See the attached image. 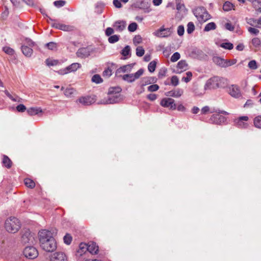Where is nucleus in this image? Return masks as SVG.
<instances>
[{
	"mask_svg": "<svg viewBox=\"0 0 261 261\" xmlns=\"http://www.w3.org/2000/svg\"><path fill=\"white\" fill-rule=\"evenodd\" d=\"M40 247L47 252H53L57 248V243L53 233L46 229H43L38 233Z\"/></svg>",
	"mask_w": 261,
	"mask_h": 261,
	"instance_id": "obj_1",
	"label": "nucleus"
},
{
	"mask_svg": "<svg viewBox=\"0 0 261 261\" xmlns=\"http://www.w3.org/2000/svg\"><path fill=\"white\" fill-rule=\"evenodd\" d=\"M226 85V79L222 77L214 76L206 81L204 85V90L223 88Z\"/></svg>",
	"mask_w": 261,
	"mask_h": 261,
	"instance_id": "obj_2",
	"label": "nucleus"
},
{
	"mask_svg": "<svg viewBox=\"0 0 261 261\" xmlns=\"http://www.w3.org/2000/svg\"><path fill=\"white\" fill-rule=\"evenodd\" d=\"M20 228L21 223L17 218L10 217L6 220L5 228L8 232L16 233Z\"/></svg>",
	"mask_w": 261,
	"mask_h": 261,
	"instance_id": "obj_3",
	"label": "nucleus"
},
{
	"mask_svg": "<svg viewBox=\"0 0 261 261\" xmlns=\"http://www.w3.org/2000/svg\"><path fill=\"white\" fill-rule=\"evenodd\" d=\"M192 12L194 16L200 23H203L211 18L206 8L203 6H199L193 9Z\"/></svg>",
	"mask_w": 261,
	"mask_h": 261,
	"instance_id": "obj_4",
	"label": "nucleus"
},
{
	"mask_svg": "<svg viewBox=\"0 0 261 261\" xmlns=\"http://www.w3.org/2000/svg\"><path fill=\"white\" fill-rule=\"evenodd\" d=\"M20 234V242L22 244L25 245L28 243H33L34 237L29 229H23L21 231Z\"/></svg>",
	"mask_w": 261,
	"mask_h": 261,
	"instance_id": "obj_5",
	"label": "nucleus"
},
{
	"mask_svg": "<svg viewBox=\"0 0 261 261\" xmlns=\"http://www.w3.org/2000/svg\"><path fill=\"white\" fill-rule=\"evenodd\" d=\"M143 72L144 69L141 68L135 73L126 74L123 75H119V76L121 77L123 80L128 83H133L138 79L143 74Z\"/></svg>",
	"mask_w": 261,
	"mask_h": 261,
	"instance_id": "obj_6",
	"label": "nucleus"
},
{
	"mask_svg": "<svg viewBox=\"0 0 261 261\" xmlns=\"http://www.w3.org/2000/svg\"><path fill=\"white\" fill-rule=\"evenodd\" d=\"M172 33L173 29L172 28H165L163 25L155 31L153 33V35L159 38H167L169 37Z\"/></svg>",
	"mask_w": 261,
	"mask_h": 261,
	"instance_id": "obj_7",
	"label": "nucleus"
},
{
	"mask_svg": "<svg viewBox=\"0 0 261 261\" xmlns=\"http://www.w3.org/2000/svg\"><path fill=\"white\" fill-rule=\"evenodd\" d=\"M133 6L135 8L143 10L145 13H149L151 11L150 8V4L146 0H136Z\"/></svg>",
	"mask_w": 261,
	"mask_h": 261,
	"instance_id": "obj_8",
	"label": "nucleus"
},
{
	"mask_svg": "<svg viewBox=\"0 0 261 261\" xmlns=\"http://www.w3.org/2000/svg\"><path fill=\"white\" fill-rule=\"evenodd\" d=\"M108 98L106 100H102L98 103L100 104H114L118 103L122 100V96L121 94L114 95V94H108Z\"/></svg>",
	"mask_w": 261,
	"mask_h": 261,
	"instance_id": "obj_9",
	"label": "nucleus"
},
{
	"mask_svg": "<svg viewBox=\"0 0 261 261\" xmlns=\"http://www.w3.org/2000/svg\"><path fill=\"white\" fill-rule=\"evenodd\" d=\"M23 254L28 258L34 259L38 256V252L34 247L28 246L24 248Z\"/></svg>",
	"mask_w": 261,
	"mask_h": 261,
	"instance_id": "obj_10",
	"label": "nucleus"
},
{
	"mask_svg": "<svg viewBox=\"0 0 261 261\" xmlns=\"http://www.w3.org/2000/svg\"><path fill=\"white\" fill-rule=\"evenodd\" d=\"M249 120L248 116H241L234 120V125L239 128H246L248 126L247 121Z\"/></svg>",
	"mask_w": 261,
	"mask_h": 261,
	"instance_id": "obj_11",
	"label": "nucleus"
},
{
	"mask_svg": "<svg viewBox=\"0 0 261 261\" xmlns=\"http://www.w3.org/2000/svg\"><path fill=\"white\" fill-rule=\"evenodd\" d=\"M226 120L227 118L225 117L218 113L212 115L209 119V122L213 124L221 125L225 123Z\"/></svg>",
	"mask_w": 261,
	"mask_h": 261,
	"instance_id": "obj_12",
	"label": "nucleus"
},
{
	"mask_svg": "<svg viewBox=\"0 0 261 261\" xmlns=\"http://www.w3.org/2000/svg\"><path fill=\"white\" fill-rule=\"evenodd\" d=\"M50 25L52 27L66 32H70L74 30V27L71 25H66L62 24L57 22V20L55 21H53L50 23Z\"/></svg>",
	"mask_w": 261,
	"mask_h": 261,
	"instance_id": "obj_13",
	"label": "nucleus"
},
{
	"mask_svg": "<svg viewBox=\"0 0 261 261\" xmlns=\"http://www.w3.org/2000/svg\"><path fill=\"white\" fill-rule=\"evenodd\" d=\"M81 67V65L80 64L78 63H74L67 66L65 68L60 70L59 71V73L61 74H65L71 72H74Z\"/></svg>",
	"mask_w": 261,
	"mask_h": 261,
	"instance_id": "obj_14",
	"label": "nucleus"
},
{
	"mask_svg": "<svg viewBox=\"0 0 261 261\" xmlns=\"http://www.w3.org/2000/svg\"><path fill=\"white\" fill-rule=\"evenodd\" d=\"M161 105L165 108H169L171 110H175L176 109V105L174 103V100L171 98H163L161 102Z\"/></svg>",
	"mask_w": 261,
	"mask_h": 261,
	"instance_id": "obj_15",
	"label": "nucleus"
},
{
	"mask_svg": "<svg viewBox=\"0 0 261 261\" xmlns=\"http://www.w3.org/2000/svg\"><path fill=\"white\" fill-rule=\"evenodd\" d=\"M229 94L233 97L239 98L242 96L239 87L234 85H232L229 87Z\"/></svg>",
	"mask_w": 261,
	"mask_h": 261,
	"instance_id": "obj_16",
	"label": "nucleus"
},
{
	"mask_svg": "<svg viewBox=\"0 0 261 261\" xmlns=\"http://www.w3.org/2000/svg\"><path fill=\"white\" fill-rule=\"evenodd\" d=\"M95 101V99L91 96L82 97L76 100V102H79L83 106H90Z\"/></svg>",
	"mask_w": 261,
	"mask_h": 261,
	"instance_id": "obj_17",
	"label": "nucleus"
},
{
	"mask_svg": "<svg viewBox=\"0 0 261 261\" xmlns=\"http://www.w3.org/2000/svg\"><path fill=\"white\" fill-rule=\"evenodd\" d=\"M50 261H67V257L63 252H56L51 255Z\"/></svg>",
	"mask_w": 261,
	"mask_h": 261,
	"instance_id": "obj_18",
	"label": "nucleus"
},
{
	"mask_svg": "<svg viewBox=\"0 0 261 261\" xmlns=\"http://www.w3.org/2000/svg\"><path fill=\"white\" fill-rule=\"evenodd\" d=\"M126 22L124 20H118L114 22L113 27L114 29L119 32L123 31L126 28Z\"/></svg>",
	"mask_w": 261,
	"mask_h": 261,
	"instance_id": "obj_19",
	"label": "nucleus"
},
{
	"mask_svg": "<svg viewBox=\"0 0 261 261\" xmlns=\"http://www.w3.org/2000/svg\"><path fill=\"white\" fill-rule=\"evenodd\" d=\"M220 61L219 64L223 67H227L235 64L237 60V59H233L230 60H224L222 59H218Z\"/></svg>",
	"mask_w": 261,
	"mask_h": 261,
	"instance_id": "obj_20",
	"label": "nucleus"
},
{
	"mask_svg": "<svg viewBox=\"0 0 261 261\" xmlns=\"http://www.w3.org/2000/svg\"><path fill=\"white\" fill-rule=\"evenodd\" d=\"M88 251L91 254H96L98 252V247L96 243L93 242L87 244Z\"/></svg>",
	"mask_w": 261,
	"mask_h": 261,
	"instance_id": "obj_21",
	"label": "nucleus"
},
{
	"mask_svg": "<svg viewBox=\"0 0 261 261\" xmlns=\"http://www.w3.org/2000/svg\"><path fill=\"white\" fill-rule=\"evenodd\" d=\"M134 64H127L125 65H123L118 69H117L116 71V74H118L121 72H130Z\"/></svg>",
	"mask_w": 261,
	"mask_h": 261,
	"instance_id": "obj_22",
	"label": "nucleus"
},
{
	"mask_svg": "<svg viewBox=\"0 0 261 261\" xmlns=\"http://www.w3.org/2000/svg\"><path fill=\"white\" fill-rule=\"evenodd\" d=\"M105 6L106 3L103 2L101 1L97 2L95 6V12L98 14H101Z\"/></svg>",
	"mask_w": 261,
	"mask_h": 261,
	"instance_id": "obj_23",
	"label": "nucleus"
},
{
	"mask_svg": "<svg viewBox=\"0 0 261 261\" xmlns=\"http://www.w3.org/2000/svg\"><path fill=\"white\" fill-rule=\"evenodd\" d=\"M21 51L23 54L28 57H30L33 54V49L32 47H29L25 44L21 46Z\"/></svg>",
	"mask_w": 261,
	"mask_h": 261,
	"instance_id": "obj_24",
	"label": "nucleus"
},
{
	"mask_svg": "<svg viewBox=\"0 0 261 261\" xmlns=\"http://www.w3.org/2000/svg\"><path fill=\"white\" fill-rule=\"evenodd\" d=\"M87 245L86 243H82L80 244L79 249L77 251V255L82 256L88 251Z\"/></svg>",
	"mask_w": 261,
	"mask_h": 261,
	"instance_id": "obj_25",
	"label": "nucleus"
},
{
	"mask_svg": "<svg viewBox=\"0 0 261 261\" xmlns=\"http://www.w3.org/2000/svg\"><path fill=\"white\" fill-rule=\"evenodd\" d=\"M183 93V90L181 89H176L168 92V95L170 96L178 98Z\"/></svg>",
	"mask_w": 261,
	"mask_h": 261,
	"instance_id": "obj_26",
	"label": "nucleus"
},
{
	"mask_svg": "<svg viewBox=\"0 0 261 261\" xmlns=\"http://www.w3.org/2000/svg\"><path fill=\"white\" fill-rule=\"evenodd\" d=\"M188 64L185 60H181L178 62L177 65V68L179 72L185 71L187 69Z\"/></svg>",
	"mask_w": 261,
	"mask_h": 261,
	"instance_id": "obj_27",
	"label": "nucleus"
},
{
	"mask_svg": "<svg viewBox=\"0 0 261 261\" xmlns=\"http://www.w3.org/2000/svg\"><path fill=\"white\" fill-rule=\"evenodd\" d=\"M42 112V110L40 108H30L27 110L28 114L30 116H33L38 114L39 113Z\"/></svg>",
	"mask_w": 261,
	"mask_h": 261,
	"instance_id": "obj_28",
	"label": "nucleus"
},
{
	"mask_svg": "<svg viewBox=\"0 0 261 261\" xmlns=\"http://www.w3.org/2000/svg\"><path fill=\"white\" fill-rule=\"evenodd\" d=\"M121 88L119 87H111L109 89L108 94L118 95L120 94Z\"/></svg>",
	"mask_w": 261,
	"mask_h": 261,
	"instance_id": "obj_29",
	"label": "nucleus"
},
{
	"mask_svg": "<svg viewBox=\"0 0 261 261\" xmlns=\"http://www.w3.org/2000/svg\"><path fill=\"white\" fill-rule=\"evenodd\" d=\"M3 164L7 168H10L12 166V162L11 160L6 155H3Z\"/></svg>",
	"mask_w": 261,
	"mask_h": 261,
	"instance_id": "obj_30",
	"label": "nucleus"
},
{
	"mask_svg": "<svg viewBox=\"0 0 261 261\" xmlns=\"http://www.w3.org/2000/svg\"><path fill=\"white\" fill-rule=\"evenodd\" d=\"M216 28V24L214 22H209L205 26L203 31L209 32L211 30H214Z\"/></svg>",
	"mask_w": 261,
	"mask_h": 261,
	"instance_id": "obj_31",
	"label": "nucleus"
},
{
	"mask_svg": "<svg viewBox=\"0 0 261 261\" xmlns=\"http://www.w3.org/2000/svg\"><path fill=\"white\" fill-rule=\"evenodd\" d=\"M75 92V90L74 89L72 88H68L65 89L64 93L67 97H72L74 96Z\"/></svg>",
	"mask_w": 261,
	"mask_h": 261,
	"instance_id": "obj_32",
	"label": "nucleus"
},
{
	"mask_svg": "<svg viewBox=\"0 0 261 261\" xmlns=\"http://www.w3.org/2000/svg\"><path fill=\"white\" fill-rule=\"evenodd\" d=\"M121 54L124 57L130 56V47L129 45H126L121 50Z\"/></svg>",
	"mask_w": 261,
	"mask_h": 261,
	"instance_id": "obj_33",
	"label": "nucleus"
},
{
	"mask_svg": "<svg viewBox=\"0 0 261 261\" xmlns=\"http://www.w3.org/2000/svg\"><path fill=\"white\" fill-rule=\"evenodd\" d=\"M195 27L193 22H189L187 24V32L189 34H192L195 30Z\"/></svg>",
	"mask_w": 261,
	"mask_h": 261,
	"instance_id": "obj_34",
	"label": "nucleus"
},
{
	"mask_svg": "<svg viewBox=\"0 0 261 261\" xmlns=\"http://www.w3.org/2000/svg\"><path fill=\"white\" fill-rule=\"evenodd\" d=\"M233 7V4L230 2L227 1L224 4L223 6V9L225 11H229L231 10Z\"/></svg>",
	"mask_w": 261,
	"mask_h": 261,
	"instance_id": "obj_35",
	"label": "nucleus"
},
{
	"mask_svg": "<svg viewBox=\"0 0 261 261\" xmlns=\"http://www.w3.org/2000/svg\"><path fill=\"white\" fill-rule=\"evenodd\" d=\"M156 62L154 60L150 62L148 66V70L150 72H153L156 68Z\"/></svg>",
	"mask_w": 261,
	"mask_h": 261,
	"instance_id": "obj_36",
	"label": "nucleus"
},
{
	"mask_svg": "<svg viewBox=\"0 0 261 261\" xmlns=\"http://www.w3.org/2000/svg\"><path fill=\"white\" fill-rule=\"evenodd\" d=\"M25 185L30 188H33L35 186V184L34 181L30 178H26L24 179Z\"/></svg>",
	"mask_w": 261,
	"mask_h": 261,
	"instance_id": "obj_37",
	"label": "nucleus"
},
{
	"mask_svg": "<svg viewBox=\"0 0 261 261\" xmlns=\"http://www.w3.org/2000/svg\"><path fill=\"white\" fill-rule=\"evenodd\" d=\"M76 54L77 56L81 58H84L88 55V54L86 52V49L84 48L79 49Z\"/></svg>",
	"mask_w": 261,
	"mask_h": 261,
	"instance_id": "obj_38",
	"label": "nucleus"
},
{
	"mask_svg": "<svg viewBox=\"0 0 261 261\" xmlns=\"http://www.w3.org/2000/svg\"><path fill=\"white\" fill-rule=\"evenodd\" d=\"M92 82L96 84H99L102 82V79L99 74H94L91 80Z\"/></svg>",
	"mask_w": 261,
	"mask_h": 261,
	"instance_id": "obj_39",
	"label": "nucleus"
},
{
	"mask_svg": "<svg viewBox=\"0 0 261 261\" xmlns=\"http://www.w3.org/2000/svg\"><path fill=\"white\" fill-rule=\"evenodd\" d=\"M63 240L64 243L67 245H69L72 241V237L69 233H66L63 238Z\"/></svg>",
	"mask_w": 261,
	"mask_h": 261,
	"instance_id": "obj_40",
	"label": "nucleus"
},
{
	"mask_svg": "<svg viewBox=\"0 0 261 261\" xmlns=\"http://www.w3.org/2000/svg\"><path fill=\"white\" fill-rule=\"evenodd\" d=\"M254 125L258 128H261V116H258L254 119Z\"/></svg>",
	"mask_w": 261,
	"mask_h": 261,
	"instance_id": "obj_41",
	"label": "nucleus"
},
{
	"mask_svg": "<svg viewBox=\"0 0 261 261\" xmlns=\"http://www.w3.org/2000/svg\"><path fill=\"white\" fill-rule=\"evenodd\" d=\"M253 5L254 8L259 12L261 13V2L258 0H255L253 2Z\"/></svg>",
	"mask_w": 261,
	"mask_h": 261,
	"instance_id": "obj_42",
	"label": "nucleus"
},
{
	"mask_svg": "<svg viewBox=\"0 0 261 261\" xmlns=\"http://www.w3.org/2000/svg\"><path fill=\"white\" fill-rule=\"evenodd\" d=\"M220 46L223 48L231 50L233 48V45L230 42H225L221 44Z\"/></svg>",
	"mask_w": 261,
	"mask_h": 261,
	"instance_id": "obj_43",
	"label": "nucleus"
},
{
	"mask_svg": "<svg viewBox=\"0 0 261 261\" xmlns=\"http://www.w3.org/2000/svg\"><path fill=\"white\" fill-rule=\"evenodd\" d=\"M210 113H217V114H223L224 115H228V113L226 111H223V110H220L218 109H216L215 108H210Z\"/></svg>",
	"mask_w": 261,
	"mask_h": 261,
	"instance_id": "obj_44",
	"label": "nucleus"
},
{
	"mask_svg": "<svg viewBox=\"0 0 261 261\" xmlns=\"http://www.w3.org/2000/svg\"><path fill=\"white\" fill-rule=\"evenodd\" d=\"M248 67L252 70H255L258 68L257 63L255 60H251L250 61L248 64Z\"/></svg>",
	"mask_w": 261,
	"mask_h": 261,
	"instance_id": "obj_45",
	"label": "nucleus"
},
{
	"mask_svg": "<svg viewBox=\"0 0 261 261\" xmlns=\"http://www.w3.org/2000/svg\"><path fill=\"white\" fill-rule=\"evenodd\" d=\"M192 76V73L190 71H188L186 72V76H184L182 78V81L186 83H188L191 80Z\"/></svg>",
	"mask_w": 261,
	"mask_h": 261,
	"instance_id": "obj_46",
	"label": "nucleus"
},
{
	"mask_svg": "<svg viewBox=\"0 0 261 261\" xmlns=\"http://www.w3.org/2000/svg\"><path fill=\"white\" fill-rule=\"evenodd\" d=\"M119 37L120 36L117 35H112L109 38L108 41L111 43H114L119 40Z\"/></svg>",
	"mask_w": 261,
	"mask_h": 261,
	"instance_id": "obj_47",
	"label": "nucleus"
},
{
	"mask_svg": "<svg viewBox=\"0 0 261 261\" xmlns=\"http://www.w3.org/2000/svg\"><path fill=\"white\" fill-rule=\"evenodd\" d=\"M24 44L32 48L36 45V43L31 39L26 38L24 40Z\"/></svg>",
	"mask_w": 261,
	"mask_h": 261,
	"instance_id": "obj_48",
	"label": "nucleus"
},
{
	"mask_svg": "<svg viewBox=\"0 0 261 261\" xmlns=\"http://www.w3.org/2000/svg\"><path fill=\"white\" fill-rule=\"evenodd\" d=\"M145 50L142 46H138L136 48V55L138 57H142L144 55Z\"/></svg>",
	"mask_w": 261,
	"mask_h": 261,
	"instance_id": "obj_49",
	"label": "nucleus"
},
{
	"mask_svg": "<svg viewBox=\"0 0 261 261\" xmlns=\"http://www.w3.org/2000/svg\"><path fill=\"white\" fill-rule=\"evenodd\" d=\"M138 28V25L136 22H132L130 23L128 27V30L130 32H135Z\"/></svg>",
	"mask_w": 261,
	"mask_h": 261,
	"instance_id": "obj_50",
	"label": "nucleus"
},
{
	"mask_svg": "<svg viewBox=\"0 0 261 261\" xmlns=\"http://www.w3.org/2000/svg\"><path fill=\"white\" fill-rule=\"evenodd\" d=\"M66 4V2L63 0L56 1L54 2V5L57 8L63 7Z\"/></svg>",
	"mask_w": 261,
	"mask_h": 261,
	"instance_id": "obj_51",
	"label": "nucleus"
},
{
	"mask_svg": "<svg viewBox=\"0 0 261 261\" xmlns=\"http://www.w3.org/2000/svg\"><path fill=\"white\" fill-rule=\"evenodd\" d=\"M180 57V55L179 53L178 52H175L171 56V57L170 58V60L172 62H175L177 61L178 60H179Z\"/></svg>",
	"mask_w": 261,
	"mask_h": 261,
	"instance_id": "obj_52",
	"label": "nucleus"
},
{
	"mask_svg": "<svg viewBox=\"0 0 261 261\" xmlns=\"http://www.w3.org/2000/svg\"><path fill=\"white\" fill-rule=\"evenodd\" d=\"M40 12L41 13V14H42V15L43 16H44L45 17L47 18V22L48 23H51L53 22V21H55L56 20L55 19H53L52 18H51L50 17H49L46 13H45V11L44 9H40Z\"/></svg>",
	"mask_w": 261,
	"mask_h": 261,
	"instance_id": "obj_53",
	"label": "nucleus"
},
{
	"mask_svg": "<svg viewBox=\"0 0 261 261\" xmlns=\"http://www.w3.org/2000/svg\"><path fill=\"white\" fill-rule=\"evenodd\" d=\"M3 50L5 53L9 55H12L14 53V49L8 46L4 47Z\"/></svg>",
	"mask_w": 261,
	"mask_h": 261,
	"instance_id": "obj_54",
	"label": "nucleus"
},
{
	"mask_svg": "<svg viewBox=\"0 0 261 261\" xmlns=\"http://www.w3.org/2000/svg\"><path fill=\"white\" fill-rule=\"evenodd\" d=\"M252 44L255 47H258L261 44V41L258 38H254L252 40Z\"/></svg>",
	"mask_w": 261,
	"mask_h": 261,
	"instance_id": "obj_55",
	"label": "nucleus"
},
{
	"mask_svg": "<svg viewBox=\"0 0 261 261\" xmlns=\"http://www.w3.org/2000/svg\"><path fill=\"white\" fill-rule=\"evenodd\" d=\"M171 83L174 86H176L179 84V80L177 76H172L171 79Z\"/></svg>",
	"mask_w": 261,
	"mask_h": 261,
	"instance_id": "obj_56",
	"label": "nucleus"
},
{
	"mask_svg": "<svg viewBox=\"0 0 261 261\" xmlns=\"http://www.w3.org/2000/svg\"><path fill=\"white\" fill-rule=\"evenodd\" d=\"M45 46L50 50H54L57 48V44L54 42L47 43Z\"/></svg>",
	"mask_w": 261,
	"mask_h": 261,
	"instance_id": "obj_57",
	"label": "nucleus"
},
{
	"mask_svg": "<svg viewBox=\"0 0 261 261\" xmlns=\"http://www.w3.org/2000/svg\"><path fill=\"white\" fill-rule=\"evenodd\" d=\"M112 75V70L110 68L106 69L102 73V75L104 77H109Z\"/></svg>",
	"mask_w": 261,
	"mask_h": 261,
	"instance_id": "obj_58",
	"label": "nucleus"
},
{
	"mask_svg": "<svg viewBox=\"0 0 261 261\" xmlns=\"http://www.w3.org/2000/svg\"><path fill=\"white\" fill-rule=\"evenodd\" d=\"M159 89V86L156 84H153L148 87V90L150 92H154Z\"/></svg>",
	"mask_w": 261,
	"mask_h": 261,
	"instance_id": "obj_59",
	"label": "nucleus"
},
{
	"mask_svg": "<svg viewBox=\"0 0 261 261\" xmlns=\"http://www.w3.org/2000/svg\"><path fill=\"white\" fill-rule=\"evenodd\" d=\"M185 33V28L184 25H180L177 28V34L179 36H182Z\"/></svg>",
	"mask_w": 261,
	"mask_h": 261,
	"instance_id": "obj_60",
	"label": "nucleus"
},
{
	"mask_svg": "<svg viewBox=\"0 0 261 261\" xmlns=\"http://www.w3.org/2000/svg\"><path fill=\"white\" fill-rule=\"evenodd\" d=\"M58 62L57 60H50L48 59H46L45 61L46 65L48 66L56 65Z\"/></svg>",
	"mask_w": 261,
	"mask_h": 261,
	"instance_id": "obj_61",
	"label": "nucleus"
},
{
	"mask_svg": "<svg viewBox=\"0 0 261 261\" xmlns=\"http://www.w3.org/2000/svg\"><path fill=\"white\" fill-rule=\"evenodd\" d=\"M142 41V38L140 35H136L133 38V42L134 44H139Z\"/></svg>",
	"mask_w": 261,
	"mask_h": 261,
	"instance_id": "obj_62",
	"label": "nucleus"
},
{
	"mask_svg": "<svg viewBox=\"0 0 261 261\" xmlns=\"http://www.w3.org/2000/svg\"><path fill=\"white\" fill-rule=\"evenodd\" d=\"M16 110L19 112H23L25 111L26 107L23 104H19L16 107Z\"/></svg>",
	"mask_w": 261,
	"mask_h": 261,
	"instance_id": "obj_63",
	"label": "nucleus"
},
{
	"mask_svg": "<svg viewBox=\"0 0 261 261\" xmlns=\"http://www.w3.org/2000/svg\"><path fill=\"white\" fill-rule=\"evenodd\" d=\"M248 31L250 33L255 35L259 33V30L254 28L249 27L248 28Z\"/></svg>",
	"mask_w": 261,
	"mask_h": 261,
	"instance_id": "obj_64",
	"label": "nucleus"
}]
</instances>
